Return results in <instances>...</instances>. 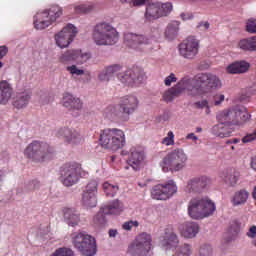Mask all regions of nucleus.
I'll return each instance as SVG.
<instances>
[{
    "label": "nucleus",
    "mask_w": 256,
    "mask_h": 256,
    "mask_svg": "<svg viewBox=\"0 0 256 256\" xmlns=\"http://www.w3.org/2000/svg\"><path fill=\"white\" fill-rule=\"evenodd\" d=\"M8 52H9V48H7V46H0V59H3ZM1 67H3L2 62H0V69Z\"/></svg>",
    "instance_id": "603ef678"
},
{
    "label": "nucleus",
    "mask_w": 256,
    "mask_h": 256,
    "mask_svg": "<svg viewBox=\"0 0 256 256\" xmlns=\"http://www.w3.org/2000/svg\"><path fill=\"white\" fill-rule=\"evenodd\" d=\"M206 115H211V108L209 107H206V111H205Z\"/></svg>",
    "instance_id": "338daca9"
},
{
    "label": "nucleus",
    "mask_w": 256,
    "mask_h": 256,
    "mask_svg": "<svg viewBox=\"0 0 256 256\" xmlns=\"http://www.w3.org/2000/svg\"><path fill=\"white\" fill-rule=\"evenodd\" d=\"M247 237H249L250 239H255L256 237V226L253 225L249 228L248 232H247Z\"/></svg>",
    "instance_id": "5fc2aeb1"
},
{
    "label": "nucleus",
    "mask_w": 256,
    "mask_h": 256,
    "mask_svg": "<svg viewBox=\"0 0 256 256\" xmlns=\"http://www.w3.org/2000/svg\"><path fill=\"white\" fill-rule=\"evenodd\" d=\"M79 30L75 25L68 24L61 31L55 34L54 39L57 47L67 49L73 43V39L77 37Z\"/></svg>",
    "instance_id": "a211bd4d"
},
{
    "label": "nucleus",
    "mask_w": 256,
    "mask_h": 256,
    "mask_svg": "<svg viewBox=\"0 0 256 256\" xmlns=\"http://www.w3.org/2000/svg\"><path fill=\"white\" fill-rule=\"evenodd\" d=\"M251 67V64L245 60H240L231 63L226 67V73L230 75H241L243 73H247Z\"/></svg>",
    "instance_id": "a878e982"
},
{
    "label": "nucleus",
    "mask_w": 256,
    "mask_h": 256,
    "mask_svg": "<svg viewBox=\"0 0 256 256\" xmlns=\"http://www.w3.org/2000/svg\"><path fill=\"white\" fill-rule=\"evenodd\" d=\"M126 138L125 132L117 128H107L100 133V144L104 149H110V151H118L125 147Z\"/></svg>",
    "instance_id": "6e6552de"
},
{
    "label": "nucleus",
    "mask_w": 256,
    "mask_h": 256,
    "mask_svg": "<svg viewBox=\"0 0 256 256\" xmlns=\"http://www.w3.org/2000/svg\"><path fill=\"white\" fill-rule=\"evenodd\" d=\"M186 139L187 140H191V141H198L199 137H197V135H195V133H189L187 136H186Z\"/></svg>",
    "instance_id": "bf43d9fd"
},
{
    "label": "nucleus",
    "mask_w": 256,
    "mask_h": 256,
    "mask_svg": "<svg viewBox=\"0 0 256 256\" xmlns=\"http://www.w3.org/2000/svg\"><path fill=\"white\" fill-rule=\"evenodd\" d=\"M162 145H166V147H171V145H175V134L173 131H169L167 136L162 139Z\"/></svg>",
    "instance_id": "c03bdc74"
},
{
    "label": "nucleus",
    "mask_w": 256,
    "mask_h": 256,
    "mask_svg": "<svg viewBox=\"0 0 256 256\" xmlns=\"http://www.w3.org/2000/svg\"><path fill=\"white\" fill-rule=\"evenodd\" d=\"M251 167L254 171H256V156L252 159Z\"/></svg>",
    "instance_id": "e2e57ef3"
},
{
    "label": "nucleus",
    "mask_w": 256,
    "mask_h": 256,
    "mask_svg": "<svg viewBox=\"0 0 256 256\" xmlns=\"http://www.w3.org/2000/svg\"><path fill=\"white\" fill-rule=\"evenodd\" d=\"M92 39L98 47L115 45L119 41V32L113 25L102 22L94 27Z\"/></svg>",
    "instance_id": "39448f33"
},
{
    "label": "nucleus",
    "mask_w": 256,
    "mask_h": 256,
    "mask_svg": "<svg viewBox=\"0 0 256 256\" xmlns=\"http://www.w3.org/2000/svg\"><path fill=\"white\" fill-rule=\"evenodd\" d=\"M66 71L71 75V77H83V75H86L87 73L85 68L79 67L77 64L66 66Z\"/></svg>",
    "instance_id": "4c0bfd02"
},
{
    "label": "nucleus",
    "mask_w": 256,
    "mask_h": 256,
    "mask_svg": "<svg viewBox=\"0 0 256 256\" xmlns=\"http://www.w3.org/2000/svg\"><path fill=\"white\" fill-rule=\"evenodd\" d=\"M106 70H108L110 77L117 75L119 81L122 82L123 85H127V87H139V85L145 81V72L137 68L121 72L123 67L118 64H113L107 66Z\"/></svg>",
    "instance_id": "7ed1b4c3"
},
{
    "label": "nucleus",
    "mask_w": 256,
    "mask_h": 256,
    "mask_svg": "<svg viewBox=\"0 0 256 256\" xmlns=\"http://www.w3.org/2000/svg\"><path fill=\"white\" fill-rule=\"evenodd\" d=\"M161 37V31L159 29H155L151 34V39H159Z\"/></svg>",
    "instance_id": "6e6d98bb"
},
{
    "label": "nucleus",
    "mask_w": 256,
    "mask_h": 256,
    "mask_svg": "<svg viewBox=\"0 0 256 256\" xmlns=\"http://www.w3.org/2000/svg\"><path fill=\"white\" fill-rule=\"evenodd\" d=\"M208 106H209V101L207 100H202L195 103V107H197V109H206V107Z\"/></svg>",
    "instance_id": "864d4df0"
},
{
    "label": "nucleus",
    "mask_w": 256,
    "mask_h": 256,
    "mask_svg": "<svg viewBox=\"0 0 256 256\" xmlns=\"http://www.w3.org/2000/svg\"><path fill=\"white\" fill-rule=\"evenodd\" d=\"M133 227H139V222L130 220L128 222H125L122 225V228L124 229V231H131V229H133Z\"/></svg>",
    "instance_id": "09e8293b"
},
{
    "label": "nucleus",
    "mask_w": 256,
    "mask_h": 256,
    "mask_svg": "<svg viewBox=\"0 0 256 256\" xmlns=\"http://www.w3.org/2000/svg\"><path fill=\"white\" fill-rule=\"evenodd\" d=\"M123 211H125V204L116 199L106 205L102 211L98 212L94 217L93 222L95 225H105L107 223L105 213H108L109 215H121Z\"/></svg>",
    "instance_id": "6ab92c4d"
},
{
    "label": "nucleus",
    "mask_w": 256,
    "mask_h": 256,
    "mask_svg": "<svg viewBox=\"0 0 256 256\" xmlns=\"http://www.w3.org/2000/svg\"><path fill=\"white\" fill-rule=\"evenodd\" d=\"M98 80L102 83H109L111 81V74H109L107 68L98 73Z\"/></svg>",
    "instance_id": "a18cd8bd"
},
{
    "label": "nucleus",
    "mask_w": 256,
    "mask_h": 256,
    "mask_svg": "<svg viewBox=\"0 0 256 256\" xmlns=\"http://www.w3.org/2000/svg\"><path fill=\"white\" fill-rule=\"evenodd\" d=\"M223 101H225V95L221 94V93H216L213 96V103L214 105L217 107L219 105H221V103H223Z\"/></svg>",
    "instance_id": "3c124183"
},
{
    "label": "nucleus",
    "mask_w": 256,
    "mask_h": 256,
    "mask_svg": "<svg viewBox=\"0 0 256 256\" xmlns=\"http://www.w3.org/2000/svg\"><path fill=\"white\" fill-rule=\"evenodd\" d=\"M13 97V85L7 80L0 81V105H7Z\"/></svg>",
    "instance_id": "bb28decb"
},
{
    "label": "nucleus",
    "mask_w": 256,
    "mask_h": 256,
    "mask_svg": "<svg viewBox=\"0 0 256 256\" xmlns=\"http://www.w3.org/2000/svg\"><path fill=\"white\" fill-rule=\"evenodd\" d=\"M64 221L69 227H77L81 223V214L75 208L63 209Z\"/></svg>",
    "instance_id": "cd10ccee"
},
{
    "label": "nucleus",
    "mask_w": 256,
    "mask_h": 256,
    "mask_svg": "<svg viewBox=\"0 0 256 256\" xmlns=\"http://www.w3.org/2000/svg\"><path fill=\"white\" fill-rule=\"evenodd\" d=\"M180 233L182 237L186 239H193V237H197L199 233V224L195 222H186L182 226H180Z\"/></svg>",
    "instance_id": "c85d7f7f"
},
{
    "label": "nucleus",
    "mask_w": 256,
    "mask_h": 256,
    "mask_svg": "<svg viewBox=\"0 0 256 256\" xmlns=\"http://www.w3.org/2000/svg\"><path fill=\"white\" fill-rule=\"evenodd\" d=\"M200 29H202L203 31H207V29H209V22L201 23Z\"/></svg>",
    "instance_id": "680f3d73"
},
{
    "label": "nucleus",
    "mask_w": 256,
    "mask_h": 256,
    "mask_svg": "<svg viewBox=\"0 0 256 256\" xmlns=\"http://www.w3.org/2000/svg\"><path fill=\"white\" fill-rule=\"evenodd\" d=\"M72 244L75 249L83 256L97 255V240L85 231L72 234Z\"/></svg>",
    "instance_id": "0eeeda50"
},
{
    "label": "nucleus",
    "mask_w": 256,
    "mask_h": 256,
    "mask_svg": "<svg viewBox=\"0 0 256 256\" xmlns=\"http://www.w3.org/2000/svg\"><path fill=\"white\" fill-rule=\"evenodd\" d=\"M32 97L33 92L29 89L18 92L14 98L13 107H15V109H25V107L29 105Z\"/></svg>",
    "instance_id": "393cba45"
},
{
    "label": "nucleus",
    "mask_w": 256,
    "mask_h": 256,
    "mask_svg": "<svg viewBox=\"0 0 256 256\" xmlns=\"http://www.w3.org/2000/svg\"><path fill=\"white\" fill-rule=\"evenodd\" d=\"M180 17L182 21H189V19L193 18V15H191L190 13H182Z\"/></svg>",
    "instance_id": "4d7b16f0"
},
{
    "label": "nucleus",
    "mask_w": 256,
    "mask_h": 256,
    "mask_svg": "<svg viewBox=\"0 0 256 256\" xmlns=\"http://www.w3.org/2000/svg\"><path fill=\"white\" fill-rule=\"evenodd\" d=\"M90 59H91V52H82L80 50L79 59H78L79 65H83L87 63V61H89Z\"/></svg>",
    "instance_id": "49530a36"
},
{
    "label": "nucleus",
    "mask_w": 256,
    "mask_h": 256,
    "mask_svg": "<svg viewBox=\"0 0 256 256\" xmlns=\"http://www.w3.org/2000/svg\"><path fill=\"white\" fill-rule=\"evenodd\" d=\"M124 45L137 53H147L151 49L148 47V45H151V38L143 34L128 32L124 34Z\"/></svg>",
    "instance_id": "4468645a"
},
{
    "label": "nucleus",
    "mask_w": 256,
    "mask_h": 256,
    "mask_svg": "<svg viewBox=\"0 0 256 256\" xmlns=\"http://www.w3.org/2000/svg\"><path fill=\"white\" fill-rule=\"evenodd\" d=\"M79 55H81V50H68L61 55V63H69V61H79Z\"/></svg>",
    "instance_id": "e433bc0d"
},
{
    "label": "nucleus",
    "mask_w": 256,
    "mask_h": 256,
    "mask_svg": "<svg viewBox=\"0 0 256 256\" xmlns=\"http://www.w3.org/2000/svg\"><path fill=\"white\" fill-rule=\"evenodd\" d=\"M73 7H74L75 13H77L78 15H83V13H91V11L95 9V5L93 4V2L78 4Z\"/></svg>",
    "instance_id": "58836bf2"
},
{
    "label": "nucleus",
    "mask_w": 256,
    "mask_h": 256,
    "mask_svg": "<svg viewBox=\"0 0 256 256\" xmlns=\"http://www.w3.org/2000/svg\"><path fill=\"white\" fill-rule=\"evenodd\" d=\"M177 193V184L173 180L167 183L155 185L151 190V197L156 201H167Z\"/></svg>",
    "instance_id": "f3484780"
},
{
    "label": "nucleus",
    "mask_w": 256,
    "mask_h": 256,
    "mask_svg": "<svg viewBox=\"0 0 256 256\" xmlns=\"http://www.w3.org/2000/svg\"><path fill=\"white\" fill-rule=\"evenodd\" d=\"M217 211V206L209 197H193L188 203V215L191 219H207Z\"/></svg>",
    "instance_id": "20e7f679"
},
{
    "label": "nucleus",
    "mask_w": 256,
    "mask_h": 256,
    "mask_svg": "<svg viewBox=\"0 0 256 256\" xmlns=\"http://www.w3.org/2000/svg\"><path fill=\"white\" fill-rule=\"evenodd\" d=\"M201 49V42L195 36H189L178 45V53L186 61H195Z\"/></svg>",
    "instance_id": "ddd939ff"
},
{
    "label": "nucleus",
    "mask_w": 256,
    "mask_h": 256,
    "mask_svg": "<svg viewBox=\"0 0 256 256\" xmlns=\"http://www.w3.org/2000/svg\"><path fill=\"white\" fill-rule=\"evenodd\" d=\"M145 1L147 0H134V7H141V5H145Z\"/></svg>",
    "instance_id": "052dcab7"
},
{
    "label": "nucleus",
    "mask_w": 256,
    "mask_h": 256,
    "mask_svg": "<svg viewBox=\"0 0 256 256\" xmlns=\"http://www.w3.org/2000/svg\"><path fill=\"white\" fill-rule=\"evenodd\" d=\"M216 119L218 123H221L222 125H231L234 119L232 108L219 112Z\"/></svg>",
    "instance_id": "473e14b6"
},
{
    "label": "nucleus",
    "mask_w": 256,
    "mask_h": 256,
    "mask_svg": "<svg viewBox=\"0 0 256 256\" xmlns=\"http://www.w3.org/2000/svg\"><path fill=\"white\" fill-rule=\"evenodd\" d=\"M179 25H181V23H179V21H171L165 30V37L166 39H168V41H173V39H177V37L179 36Z\"/></svg>",
    "instance_id": "2f4dec72"
},
{
    "label": "nucleus",
    "mask_w": 256,
    "mask_h": 256,
    "mask_svg": "<svg viewBox=\"0 0 256 256\" xmlns=\"http://www.w3.org/2000/svg\"><path fill=\"white\" fill-rule=\"evenodd\" d=\"M139 107V99L133 95H126L120 99V104H112L105 109V115L110 121H128Z\"/></svg>",
    "instance_id": "f03ea898"
},
{
    "label": "nucleus",
    "mask_w": 256,
    "mask_h": 256,
    "mask_svg": "<svg viewBox=\"0 0 256 256\" xmlns=\"http://www.w3.org/2000/svg\"><path fill=\"white\" fill-rule=\"evenodd\" d=\"M57 137L62 139L66 145H79L83 142L81 132L75 128H60L57 131Z\"/></svg>",
    "instance_id": "412c9836"
},
{
    "label": "nucleus",
    "mask_w": 256,
    "mask_h": 256,
    "mask_svg": "<svg viewBox=\"0 0 256 256\" xmlns=\"http://www.w3.org/2000/svg\"><path fill=\"white\" fill-rule=\"evenodd\" d=\"M87 172L83 171L80 164H65L60 172V181L65 187H73L79 183L81 177H86Z\"/></svg>",
    "instance_id": "9b49d317"
},
{
    "label": "nucleus",
    "mask_w": 256,
    "mask_h": 256,
    "mask_svg": "<svg viewBox=\"0 0 256 256\" xmlns=\"http://www.w3.org/2000/svg\"><path fill=\"white\" fill-rule=\"evenodd\" d=\"M232 109V117L233 119V124L234 125H239V123H245V121H249L250 115L247 112V110L243 107H233Z\"/></svg>",
    "instance_id": "c756f323"
},
{
    "label": "nucleus",
    "mask_w": 256,
    "mask_h": 256,
    "mask_svg": "<svg viewBox=\"0 0 256 256\" xmlns=\"http://www.w3.org/2000/svg\"><path fill=\"white\" fill-rule=\"evenodd\" d=\"M223 181L227 187H235L239 181V172L235 170L227 171L224 174Z\"/></svg>",
    "instance_id": "72a5a7b5"
},
{
    "label": "nucleus",
    "mask_w": 256,
    "mask_h": 256,
    "mask_svg": "<svg viewBox=\"0 0 256 256\" xmlns=\"http://www.w3.org/2000/svg\"><path fill=\"white\" fill-rule=\"evenodd\" d=\"M237 143H241V139L239 138H232L226 141V145H233V144H237Z\"/></svg>",
    "instance_id": "13d9d810"
},
{
    "label": "nucleus",
    "mask_w": 256,
    "mask_h": 256,
    "mask_svg": "<svg viewBox=\"0 0 256 256\" xmlns=\"http://www.w3.org/2000/svg\"><path fill=\"white\" fill-rule=\"evenodd\" d=\"M61 15H63V8H61V6H51L50 8L35 14L33 21L34 27L38 31H43V29L51 27Z\"/></svg>",
    "instance_id": "9d476101"
},
{
    "label": "nucleus",
    "mask_w": 256,
    "mask_h": 256,
    "mask_svg": "<svg viewBox=\"0 0 256 256\" xmlns=\"http://www.w3.org/2000/svg\"><path fill=\"white\" fill-rule=\"evenodd\" d=\"M50 256H75L72 249L67 247L58 248Z\"/></svg>",
    "instance_id": "37998d69"
},
{
    "label": "nucleus",
    "mask_w": 256,
    "mask_h": 256,
    "mask_svg": "<svg viewBox=\"0 0 256 256\" xmlns=\"http://www.w3.org/2000/svg\"><path fill=\"white\" fill-rule=\"evenodd\" d=\"M99 189V181L90 180L82 191L81 203L86 209L97 207V193Z\"/></svg>",
    "instance_id": "dca6fc26"
},
{
    "label": "nucleus",
    "mask_w": 256,
    "mask_h": 256,
    "mask_svg": "<svg viewBox=\"0 0 256 256\" xmlns=\"http://www.w3.org/2000/svg\"><path fill=\"white\" fill-rule=\"evenodd\" d=\"M238 47L242 51H256V36L240 40Z\"/></svg>",
    "instance_id": "c9c22d12"
},
{
    "label": "nucleus",
    "mask_w": 256,
    "mask_h": 256,
    "mask_svg": "<svg viewBox=\"0 0 256 256\" xmlns=\"http://www.w3.org/2000/svg\"><path fill=\"white\" fill-rule=\"evenodd\" d=\"M102 191L106 195V197L113 198L117 193H119V186L115 183H111L109 181H105L102 183Z\"/></svg>",
    "instance_id": "f704fd0d"
},
{
    "label": "nucleus",
    "mask_w": 256,
    "mask_h": 256,
    "mask_svg": "<svg viewBox=\"0 0 256 256\" xmlns=\"http://www.w3.org/2000/svg\"><path fill=\"white\" fill-rule=\"evenodd\" d=\"M61 103L63 107L68 109V111H81L83 109V100L81 98L71 94V93H64Z\"/></svg>",
    "instance_id": "5701e85b"
},
{
    "label": "nucleus",
    "mask_w": 256,
    "mask_h": 256,
    "mask_svg": "<svg viewBox=\"0 0 256 256\" xmlns=\"http://www.w3.org/2000/svg\"><path fill=\"white\" fill-rule=\"evenodd\" d=\"M252 196L256 199V186H255V188H254V191H253V193H252Z\"/></svg>",
    "instance_id": "774afa93"
},
{
    "label": "nucleus",
    "mask_w": 256,
    "mask_h": 256,
    "mask_svg": "<svg viewBox=\"0 0 256 256\" xmlns=\"http://www.w3.org/2000/svg\"><path fill=\"white\" fill-rule=\"evenodd\" d=\"M187 161H189V156H187L185 150L176 148L163 158L160 167L164 173H169V171L177 173L187 167Z\"/></svg>",
    "instance_id": "423d86ee"
},
{
    "label": "nucleus",
    "mask_w": 256,
    "mask_h": 256,
    "mask_svg": "<svg viewBox=\"0 0 256 256\" xmlns=\"http://www.w3.org/2000/svg\"><path fill=\"white\" fill-rule=\"evenodd\" d=\"M109 237H117V230H110Z\"/></svg>",
    "instance_id": "0e129e2a"
},
{
    "label": "nucleus",
    "mask_w": 256,
    "mask_h": 256,
    "mask_svg": "<svg viewBox=\"0 0 256 256\" xmlns=\"http://www.w3.org/2000/svg\"><path fill=\"white\" fill-rule=\"evenodd\" d=\"M160 245L166 247V249L179 245V236H177L173 228L169 227L164 230L163 235L160 236Z\"/></svg>",
    "instance_id": "b1692460"
},
{
    "label": "nucleus",
    "mask_w": 256,
    "mask_h": 256,
    "mask_svg": "<svg viewBox=\"0 0 256 256\" xmlns=\"http://www.w3.org/2000/svg\"><path fill=\"white\" fill-rule=\"evenodd\" d=\"M246 31L248 33H256V19H249L246 23Z\"/></svg>",
    "instance_id": "de8ad7c7"
},
{
    "label": "nucleus",
    "mask_w": 256,
    "mask_h": 256,
    "mask_svg": "<svg viewBox=\"0 0 256 256\" xmlns=\"http://www.w3.org/2000/svg\"><path fill=\"white\" fill-rule=\"evenodd\" d=\"M211 133L212 135H215V137H220L221 139H225V137H231V133H233V129H231L227 124L218 123L212 127Z\"/></svg>",
    "instance_id": "7c9ffc66"
},
{
    "label": "nucleus",
    "mask_w": 256,
    "mask_h": 256,
    "mask_svg": "<svg viewBox=\"0 0 256 256\" xmlns=\"http://www.w3.org/2000/svg\"><path fill=\"white\" fill-rule=\"evenodd\" d=\"M221 87H223V82L219 76L213 73H200L194 78H182L176 85L162 94V99L165 103H172L183 93L190 97H200L207 95V93H213V91H219Z\"/></svg>",
    "instance_id": "f257e3e1"
},
{
    "label": "nucleus",
    "mask_w": 256,
    "mask_h": 256,
    "mask_svg": "<svg viewBox=\"0 0 256 256\" xmlns=\"http://www.w3.org/2000/svg\"><path fill=\"white\" fill-rule=\"evenodd\" d=\"M213 180L207 175H199L187 180L184 192L186 195H201L211 189Z\"/></svg>",
    "instance_id": "f8f14e48"
},
{
    "label": "nucleus",
    "mask_w": 256,
    "mask_h": 256,
    "mask_svg": "<svg viewBox=\"0 0 256 256\" xmlns=\"http://www.w3.org/2000/svg\"><path fill=\"white\" fill-rule=\"evenodd\" d=\"M249 199V192L246 190H240L235 193L233 198V205H243Z\"/></svg>",
    "instance_id": "ea45409f"
},
{
    "label": "nucleus",
    "mask_w": 256,
    "mask_h": 256,
    "mask_svg": "<svg viewBox=\"0 0 256 256\" xmlns=\"http://www.w3.org/2000/svg\"><path fill=\"white\" fill-rule=\"evenodd\" d=\"M145 161V149L143 146H134L130 149V156L127 160L129 167H132L134 171H139L141 165Z\"/></svg>",
    "instance_id": "4be33fe9"
},
{
    "label": "nucleus",
    "mask_w": 256,
    "mask_h": 256,
    "mask_svg": "<svg viewBox=\"0 0 256 256\" xmlns=\"http://www.w3.org/2000/svg\"><path fill=\"white\" fill-rule=\"evenodd\" d=\"M41 187V183L37 180H31L24 184L23 193H33Z\"/></svg>",
    "instance_id": "a19ab883"
},
{
    "label": "nucleus",
    "mask_w": 256,
    "mask_h": 256,
    "mask_svg": "<svg viewBox=\"0 0 256 256\" xmlns=\"http://www.w3.org/2000/svg\"><path fill=\"white\" fill-rule=\"evenodd\" d=\"M193 253V247L190 244L182 245L174 256H191Z\"/></svg>",
    "instance_id": "79ce46f5"
},
{
    "label": "nucleus",
    "mask_w": 256,
    "mask_h": 256,
    "mask_svg": "<svg viewBox=\"0 0 256 256\" xmlns=\"http://www.w3.org/2000/svg\"><path fill=\"white\" fill-rule=\"evenodd\" d=\"M172 83H177V76L175 75V73H171L164 79V84L166 85V87H171Z\"/></svg>",
    "instance_id": "8fccbe9b"
},
{
    "label": "nucleus",
    "mask_w": 256,
    "mask_h": 256,
    "mask_svg": "<svg viewBox=\"0 0 256 256\" xmlns=\"http://www.w3.org/2000/svg\"><path fill=\"white\" fill-rule=\"evenodd\" d=\"M24 155L33 161H49L53 159L55 149L45 142L33 141L25 148Z\"/></svg>",
    "instance_id": "1a4fd4ad"
},
{
    "label": "nucleus",
    "mask_w": 256,
    "mask_h": 256,
    "mask_svg": "<svg viewBox=\"0 0 256 256\" xmlns=\"http://www.w3.org/2000/svg\"><path fill=\"white\" fill-rule=\"evenodd\" d=\"M122 3H129L134 7L135 0H120Z\"/></svg>",
    "instance_id": "69168bd1"
},
{
    "label": "nucleus",
    "mask_w": 256,
    "mask_h": 256,
    "mask_svg": "<svg viewBox=\"0 0 256 256\" xmlns=\"http://www.w3.org/2000/svg\"><path fill=\"white\" fill-rule=\"evenodd\" d=\"M171 11H173V4H171V2L151 3L146 7L145 19L147 21H155V19H159V17H167Z\"/></svg>",
    "instance_id": "2eb2a0df"
},
{
    "label": "nucleus",
    "mask_w": 256,
    "mask_h": 256,
    "mask_svg": "<svg viewBox=\"0 0 256 256\" xmlns=\"http://www.w3.org/2000/svg\"><path fill=\"white\" fill-rule=\"evenodd\" d=\"M151 242V235L147 233L139 234L134 243L129 247V251L138 255H148L149 251L153 249Z\"/></svg>",
    "instance_id": "aec40b11"
}]
</instances>
